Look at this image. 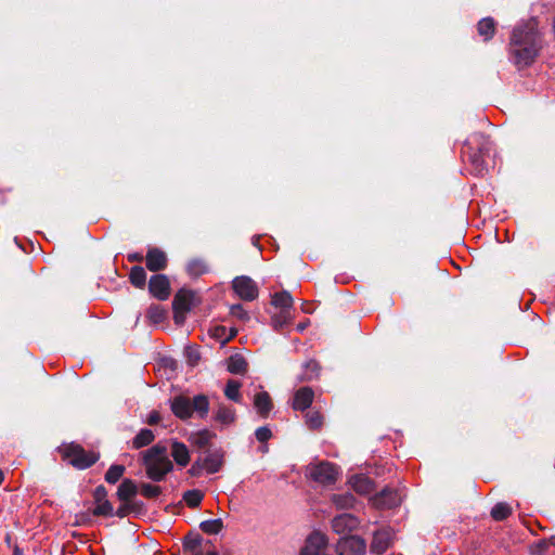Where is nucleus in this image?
Returning <instances> with one entry per match:
<instances>
[{"label":"nucleus","mask_w":555,"mask_h":555,"mask_svg":"<svg viewBox=\"0 0 555 555\" xmlns=\"http://www.w3.org/2000/svg\"><path fill=\"white\" fill-rule=\"evenodd\" d=\"M206 263L203 259L194 258L186 264V272L193 279L203 275L206 272Z\"/></svg>","instance_id":"obj_36"},{"label":"nucleus","mask_w":555,"mask_h":555,"mask_svg":"<svg viewBox=\"0 0 555 555\" xmlns=\"http://www.w3.org/2000/svg\"><path fill=\"white\" fill-rule=\"evenodd\" d=\"M255 436L259 442H267L272 437V431L268 426H261L256 429Z\"/></svg>","instance_id":"obj_45"},{"label":"nucleus","mask_w":555,"mask_h":555,"mask_svg":"<svg viewBox=\"0 0 555 555\" xmlns=\"http://www.w3.org/2000/svg\"><path fill=\"white\" fill-rule=\"evenodd\" d=\"M390 545L389 533L385 530L376 531L373 534V540L371 542V552L375 554L385 553Z\"/></svg>","instance_id":"obj_20"},{"label":"nucleus","mask_w":555,"mask_h":555,"mask_svg":"<svg viewBox=\"0 0 555 555\" xmlns=\"http://www.w3.org/2000/svg\"><path fill=\"white\" fill-rule=\"evenodd\" d=\"M170 454L175 462L180 466H186L190 462V452L186 446L179 441L171 442Z\"/></svg>","instance_id":"obj_22"},{"label":"nucleus","mask_w":555,"mask_h":555,"mask_svg":"<svg viewBox=\"0 0 555 555\" xmlns=\"http://www.w3.org/2000/svg\"><path fill=\"white\" fill-rule=\"evenodd\" d=\"M160 488L151 483H143L141 486V493L145 498L153 499L160 494Z\"/></svg>","instance_id":"obj_43"},{"label":"nucleus","mask_w":555,"mask_h":555,"mask_svg":"<svg viewBox=\"0 0 555 555\" xmlns=\"http://www.w3.org/2000/svg\"><path fill=\"white\" fill-rule=\"evenodd\" d=\"M242 384L236 379H229L224 388V396L236 403L242 401V395L240 392Z\"/></svg>","instance_id":"obj_32"},{"label":"nucleus","mask_w":555,"mask_h":555,"mask_svg":"<svg viewBox=\"0 0 555 555\" xmlns=\"http://www.w3.org/2000/svg\"><path fill=\"white\" fill-rule=\"evenodd\" d=\"M182 550L184 555H208V542L193 530L183 538Z\"/></svg>","instance_id":"obj_9"},{"label":"nucleus","mask_w":555,"mask_h":555,"mask_svg":"<svg viewBox=\"0 0 555 555\" xmlns=\"http://www.w3.org/2000/svg\"><path fill=\"white\" fill-rule=\"evenodd\" d=\"M224 453L222 450H215L210 452V474L220 470L223 465Z\"/></svg>","instance_id":"obj_40"},{"label":"nucleus","mask_w":555,"mask_h":555,"mask_svg":"<svg viewBox=\"0 0 555 555\" xmlns=\"http://www.w3.org/2000/svg\"><path fill=\"white\" fill-rule=\"evenodd\" d=\"M324 417L320 411L310 410L305 414V423L311 430H319L322 428Z\"/></svg>","instance_id":"obj_33"},{"label":"nucleus","mask_w":555,"mask_h":555,"mask_svg":"<svg viewBox=\"0 0 555 555\" xmlns=\"http://www.w3.org/2000/svg\"><path fill=\"white\" fill-rule=\"evenodd\" d=\"M210 555H218V553H217V552H211V551H210Z\"/></svg>","instance_id":"obj_56"},{"label":"nucleus","mask_w":555,"mask_h":555,"mask_svg":"<svg viewBox=\"0 0 555 555\" xmlns=\"http://www.w3.org/2000/svg\"><path fill=\"white\" fill-rule=\"evenodd\" d=\"M230 312H231V314L233 317H236V318H238L242 321H248L249 320V315H248L247 311L244 310V308H243V306L241 304H236V305L231 306Z\"/></svg>","instance_id":"obj_44"},{"label":"nucleus","mask_w":555,"mask_h":555,"mask_svg":"<svg viewBox=\"0 0 555 555\" xmlns=\"http://www.w3.org/2000/svg\"><path fill=\"white\" fill-rule=\"evenodd\" d=\"M305 328H306L305 324H298V326H297V330L300 332L304 331Z\"/></svg>","instance_id":"obj_53"},{"label":"nucleus","mask_w":555,"mask_h":555,"mask_svg":"<svg viewBox=\"0 0 555 555\" xmlns=\"http://www.w3.org/2000/svg\"><path fill=\"white\" fill-rule=\"evenodd\" d=\"M4 479V475H3V472L0 469V485L2 483Z\"/></svg>","instance_id":"obj_54"},{"label":"nucleus","mask_w":555,"mask_h":555,"mask_svg":"<svg viewBox=\"0 0 555 555\" xmlns=\"http://www.w3.org/2000/svg\"><path fill=\"white\" fill-rule=\"evenodd\" d=\"M314 399V391L311 387L305 386L297 389L293 397L292 408L295 411H306L308 410Z\"/></svg>","instance_id":"obj_16"},{"label":"nucleus","mask_w":555,"mask_h":555,"mask_svg":"<svg viewBox=\"0 0 555 555\" xmlns=\"http://www.w3.org/2000/svg\"><path fill=\"white\" fill-rule=\"evenodd\" d=\"M155 439V435L151 429L142 428L137 436L132 439V448L141 449L150 446Z\"/></svg>","instance_id":"obj_29"},{"label":"nucleus","mask_w":555,"mask_h":555,"mask_svg":"<svg viewBox=\"0 0 555 555\" xmlns=\"http://www.w3.org/2000/svg\"><path fill=\"white\" fill-rule=\"evenodd\" d=\"M359 519L349 513L335 516L332 519V528L337 534L346 535L356 530L359 526Z\"/></svg>","instance_id":"obj_14"},{"label":"nucleus","mask_w":555,"mask_h":555,"mask_svg":"<svg viewBox=\"0 0 555 555\" xmlns=\"http://www.w3.org/2000/svg\"><path fill=\"white\" fill-rule=\"evenodd\" d=\"M160 421V415L157 411H153L150 413L147 417V424L149 425H155Z\"/></svg>","instance_id":"obj_48"},{"label":"nucleus","mask_w":555,"mask_h":555,"mask_svg":"<svg viewBox=\"0 0 555 555\" xmlns=\"http://www.w3.org/2000/svg\"><path fill=\"white\" fill-rule=\"evenodd\" d=\"M130 262H141L143 260V256L140 253H132L127 256Z\"/></svg>","instance_id":"obj_49"},{"label":"nucleus","mask_w":555,"mask_h":555,"mask_svg":"<svg viewBox=\"0 0 555 555\" xmlns=\"http://www.w3.org/2000/svg\"><path fill=\"white\" fill-rule=\"evenodd\" d=\"M203 461H204V462H207V461H208V456H207V455H206V456H204V457H203Z\"/></svg>","instance_id":"obj_55"},{"label":"nucleus","mask_w":555,"mask_h":555,"mask_svg":"<svg viewBox=\"0 0 555 555\" xmlns=\"http://www.w3.org/2000/svg\"><path fill=\"white\" fill-rule=\"evenodd\" d=\"M199 528H201L205 533H208V520H203V521L199 524Z\"/></svg>","instance_id":"obj_51"},{"label":"nucleus","mask_w":555,"mask_h":555,"mask_svg":"<svg viewBox=\"0 0 555 555\" xmlns=\"http://www.w3.org/2000/svg\"><path fill=\"white\" fill-rule=\"evenodd\" d=\"M325 545L326 539L324 534L320 532H313L306 540L305 546L300 551V555H319Z\"/></svg>","instance_id":"obj_17"},{"label":"nucleus","mask_w":555,"mask_h":555,"mask_svg":"<svg viewBox=\"0 0 555 555\" xmlns=\"http://www.w3.org/2000/svg\"><path fill=\"white\" fill-rule=\"evenodd\" d=\"M302 373L299 375V382H311L313 379L319 378L321 372V365L318 361L311 359L304 363Z\"/></svg>","instance_id":"obj_25"},{"label":"nucleus","mask_w":555,"mask_h":555,"mask_svg":"<svg viewBox=\"0 0 555 555\" xmlns=\"http://www.w3.org/2000/svg\"><path fill=\"white\" fill-rule=\"evenodd\" d=\"M253 403L257 413L262 418H267L273 409V402L270 395L263 390L254 396Z\"/></svg>","instance_id":"obj_18"},{"label":"nucleus","mask_w":555,"mask_h":555,"mask_svg":"<svg viewBox=\"0 0 555 555\" xmlns=\"http://www.w3.org/2000/svg\"><path fill=\"white\" fill-rule=\"evenodd\" d=\"M535 547H537V553H542L543 551H545L547 548V542L545 539H542L540 540L537 544H535Z\"/></svg>","instance_id":"obj_50"},{"label":"nucleus","mask_w":555,"mask_h":555,"mask_svg":"<svg viewBox=\"0 0 555 555\" xmlns=\"http://www.w3.org/2000/svg\"><path fill=\"white\" fill-rule=\"evenodd\" d=\"M366 543L358 535L343 538L337 544L339 555H365Z\"/></svg>","instance_id":"obj_11"},{"label":"nucleus","mask_w":555,"mask_h":555,"mask_svg":"<svg viewBox=\"0 0 555 555\" xmlns=\"http://www.w3.org/2000/svg\"><path fill=\"white\" fill-rule=\"evenodd\" d=\"M129 280L135 288H144L146 284V272L143 267L134 266L129 272Z\"/></svg>","instance_id":"obj_30"},{"label":"nucleus","mask_w":555,"mask_h":555,"mask_svg":"<svg viewBox=\"0 0 555 555\" xmlns=\"http://www.w3.org/2000/svg\"><path fill=\"white\" fill-rule=\"evenodd\" d=\"M291 320V311L288 309H284L271 317V325L275 331H280L289 324Z\"/></svg>","instance_id":"obj_34"},{"label":"nucleus","mask_w":555,"mask_h":555,"mask_svg":"<svg viewBox=\"0 0 555 555\" xmlns=\"http://www.w3.org/2000/svg\"><path fill=\"white\" fill-rule=\"evenodd\" d=\"M232 288L234 293L245 301H253L259 296V288L257 283L247 275L236 276L232 281Z\"/></svg>","instance_id":"obj_8"},{"label":"nucleus","mask_w":555,"mask_h":555,"mask_svg":"<svg viewBox=\"0 0 555 555\" xmlns=\"http://www.w3.org/2000/svg\"><path fill=\"white\" fill-rule=\"evenodd\" d=\"M146 268L152 272L165 270L168 266V257L164 250L158 247L149 248L145 256Z\"/></svg>","instance_id":"obj_15"},{"label":"nucleus","mask_w":555,"mask_h":555,"mask_svg":"<svg viewBox=\"0 0 555 555\" xmlns=\"http://www.w3.org/2000/svg\"><path fill=\"white\" fill-rule=\"evenodd\" d=\"M223 528L222 519H210V534H218Z\"/></svg>","instance_id":"obj_47"},{"label":"nucleus","mask_w":555,"mask_h":555,"mask_svg":"<svg viewBox=\"0 0 555 555\" xmlns=\"http://www.w3.org/2000/svg\"><path fill=\"white\" fill-rule=\"evenodd\" d=\"M204 495L198 490H189L184 493L183 500L190 507H196L203 500Z\"/></svg>","instance_id":"obj_41"},{"label":"nucleus","mask_w":555,"mask_h":555,"mask_svg":"<svg viewBox=\"0 0 555 555\" xmlns=\"http://www.w3.org/2000/svg\"><path fill=\"white\" fill-rule=\"evenodd\" d=\"M349 485L359 494H369L374 490V482L365 475H354L349 479Z\"/></svg>","instance_id":"obj_19"},{"label":"nucleus","mask_w":555,"mask_h":555,"mask_svg":"<svg viewBox=\"0 0 555 555\" xmlns=\"http://www.w3.org/2000/svg\"><path fill=\"white\" fill-rule=\"evenodd\" d=\"M402 502L401 492L391 487H385L374 495L373 504L380 509H390L399 506Z\"/></svg>","instance_id":"obj_10"},{"label":"nucleus","mask_w":555,"mask_h":555,"mask_svg":"<svg viewBox=\"0 0 555 555\" xmlns=\"http://www.w3.org/2000/svg\"><path fill=\"white\" fill-rule=\"evenodd\" d=\"M186 362L190 366H195L201 360V353L196 347H188L185 349Z\"/></svg>","instance_id":"obj_42"},{"label":"nucleus","mask_w":555,"mask_h":555,"mask_svg":"<svg viewBox=\"0 0 555 555\" xmlns=\"http://www.w3.org/2000/svg\"><path fill=\"white\" fill-rule=\"evenodd\" d=\"M133 509V505L128 502H124L121 506L117 508V511L114 513L119 518L126 517L131 511Z\"/></svg>","instance_id":"obj_46"},{"label":"nucleus","mask_w":555,"mask_h":555,"mask_svg":"<svg viewBox=\"0 0 555 555\" xmlns=\"http://www.w3.org/2000/svg\"><path fill=\"white\" fill-rule=\"evenodd\" d=\"M248 363L242 354H233L227 360V370L232 374L243 375L247 372Z\"/></svg>","instance_id":"obj_27"},{"label":"nucleus","mask_w":555,"mask_h":555,"mask_svg":"<svg viewBox=\"0 0 555 555\" xmlns=\"http://www.w3.org/2000/svg\"><path fill=\"white\" fill-rule=\"evenodd\" d=\"M492 151V142L488 135L480 132L473 133L465 142L462 151L463 158L472 165L476 175L482 176L487 171V157Z\"/></svg>","instance_id":"obj_3"},{"label":"nucleus","mask_w":555,"mask_h":555,"mask_svg":"<svg viewBox=\"0 0 555 555\" xmlns=\"http://www.w3.org/2000/svg\"><path fill=\"white\" fill-rule=\"evenodd\" d=\"M545 540H546V542H547V547H548L550 545L555 546V535H552V537H550L548 539H545Z\"/></svg>","instance_id":"obj_52"},{"label":"nucleus","mask_w":555,"mask_h":555,"mask_svg":"<svg viewBox=\"0 0 555 555\" xmlns=\"http://www.w3.org/2000/svg\"><path fill=\"white\" fill-rule=\"evenodd\" d=\"M93 498L95 502L93 515L105 517L114 516V508L112 503L107 500V490L104 486H98L94 489Z\"/></svg>","instance_id":"obj_12"},{"label":"nucleus","mask_w":555,"mask_h":555,"mask_svg":"<svg viewBox=\"0 0 555 555\" xmlns=\"http://www.w3.org/2000/svg\"><path fill=\"white\" fill-rule=\"evenodd\" d=\"M237 331L234 327L227 328L223 325H215L210 328V337L215 338L220 343V347H223L229 340L235 337Z\"/></svg>","instance_id":"obj_23"},{"label":"nucleus","mask_w":555,"mask_h":555,"mask_svg":"<svg viewBox=\"0 0 555 555\" xmlns=\"http://www.w3.org/2000/svg\"><path fill=\"white\" fill-rule=\"evenodd\" d=\"M271 304L274 307L280 308L281 310L288 309L291 311V309L293 307V297L286 291L275 293L272 296Z\"/></svg>","instance_id":"obj_31"},{"label":"nucleus","mask_w":555,"mask_h":555,"mask_svg":"<svg viewBox=\"0 0 555 555\" xmlns=\"http://www.w3.org/2000/svg\"><path fill=\"white\" fill-rule=\"evenodd\" d=\"M490 515L496 521L505 520L512 515V507L506 502H499L492 507Z\"/></svg>","instance_id":"obj_35"},{"label":"nucleus","mask_w":555,"mask_h":555,"mask_svg":"<svg viewBox=\"0 0 555 555\" xmlns=\"http://www.w3.org/2000/svg\"><path fill=\"white\" fill-rule=\"evenodd\" d=\"M149 479L159 482L173 469L166 444L158 442L140 453Z\"/></svg>","instance_id":"obj_2"},{"label":"nucleus","mask_w":555,"mask_h":555,"mask_svg":"<svg viewBox=\"0 0 555 555\" xmlns=\"http://www.w3.org/2000/svg\"><path fill=\"white\" fill-rule=\"evenodd\" d=\"M331 502L336 506L337 509H349L354 507L357 499L350 492L335 493L332 494Z\"/></svg>","instance_id":"obj_26"},{"label":"nucleus","mask_w":555,"mask_h":555,"mask_svg":"<svg viewBox=\"0 0 555 555\" xmlns=\"http://www.w3.org/2000/svg\"><path fill=\"white\" fill-rule=\"evenodd\" d=\"M190 442L193 447H196L198 450L205 449L208 446V431L201 430L197 433H193L190 436Z\"/></svg>","instance_id":"obj_38"},{"label":"nucleus","mask_w":555,"mask_h":555,"mask_svg":"<svg viewBox=\"0 0 555 555\" xmlns=\"http://www.w3.org/2000/svg\"><path fill=\"white\" fill-rule=\"evenodd\" d=\"M236 418L235 410L222 403L218 405L215 420L222 425H230Z\"/></svg>","instance_id":"obj_28"},{"label":"nucleus","mask_w":555,"mask_h":555,"mask_svg":"<svg viewBox=\"0 0 555 555\" xmlns=\"http://www.w3.org/2000/svg\"><path fill=\"white\" fill-rule=\"evenodd\" d=\"M149 291L153 297L166 300L170 296V282L165 274H155L150 279Z\"/></svg>","instance_id":"obj_13"},{"label":"nucleus","mask_w":555,"mask_h":555,"mask_svg":"<svg viewBox=\"0 0 555 555\" xmlns=\"http://www.w3.org/2000/svg\"><path fill=\"white\" fill-rule=\"evenodd\" d=\"M172 413L181 418L185 420L191 417L193 413H197L201 417H204L208 412V399L206 396H196L193 401L183 396H178L171 401Z\"/></svg>","instance_id":"obj_5"},{"label":"nucleus","mask_w":555,"mask_h":555,"mask_svg":"<svg viewBox=\"0 0 555 555\" xmlns=\"http://www.w3.org/2000/svg\"><path fill=\"white\" fill-rule=\"evenodd\" d=\"M308 476L322 486L334 485L339 475L338 467L327 461L310 464L307 468Z\"/></svg>","instance_id":"obj_7"},{"label":"nucleus","mask_w":555,"mask_h":555,"mask_svg":"<svg viewBox=\"0 0 555 555\" xmlns=\"http://www.w3.org/2000/svg\"><path fill=\"white\" fill-rule=\"evenodd\" d=\"M59 452L64 461H67L77 469H87L100 459L99 452L87 451L76 442L63 443L59 448Z\"/></svg>","instance_id":"obj_4"},{"label":"nucleus","mask_w":555,"mask_h":555,"mask_svg":"<svg viewBox=\"0 0 555 555\" xmlns=\"http://www.w3.org/2000/svg\"><path fill=\"white\" fill-rule=\"evenodd\" d=\"M125 470L126 468L124 465H111L107 472L105 473L104 479L106 482L114 485L122 477Z\"/></svg>","instance_id":"obj_37"},{"label":"nucleus","mask_w":555,"mask_h":555,"mask_svg":"<svg viewBox=\"0 0 555 555\" xmlns=\"http://www.w3.org/2000/svg\"><path fill=\"white\" fill-rule=\"evenodd\" d=\"M138 493L137 483L131 479H124L119 485L116 495L121 502H128Z\"/></svg>","instance_id":"obj_24"},{"label":"nucleus","mask_w":555,"mask_h":555,"mask_svg":"<svg viewBox=\"0 0 555 555\" xmlns=\"http://www.w3.org/2000/svg\"><path fill=\"white\" fill-rule=\"evenodd\" d=\"M146 317L152 323L158 324L166 319V311L160 306L153 305L149 308Z\"/></svg>","instance_id":"obj_39"},{"label":"nucleus","mask_w":555,"mask_h":555,"mask_svg":"<svg viewBox=\"0 0 555 555\" xmlns=\"http://www.w3.org/2000/svg\"><path fill=\"white\" fill-rule=\"evenodd\" d=\"M495 31L496 22L493 17H483L477 23V33L486 42L493 38Z\"/></svg>","instance_id":"obj_21"},{"label":"nucleus","mask_w":555,"mask_h":555,"mask_svg":"<svg viewBox=\"0 0 555 555\" xmlns=\"http://www.w3.org/2000/svg\"><path fill=\"white\" fill-rule=\"evenodd\" d=\"M199 302L201 298L196 292L186 288L179 289L172 300L175 322L177 324L183 323L185 314L199 305Z\"/></svg>","instance_id":"obj_6"},{"label":"nucleus","mask_w":555,"mask_h":555,"mask_svg":"<svg viewBox=\"0 0 555 555\" xmlns=\"http://www.w3.org/2000/svg\"><path fill=\"white\" fill-rule=\"evenodd\" d=\"M544 48V36L535 17L519 22L507 44L509 61L520 70L531 66Z\"/></svg>","instance_id":"obj_1"}]
</instances>
